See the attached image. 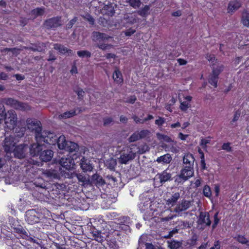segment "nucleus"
Returning a JSON list of instances; mask_svg holds the SVG:
<instances>
[{"mask_svg":"<svg viewBox=\"0 0 249 249\" xmlns=\"http://www.w3.org/2000/svg\"><path fill=\"white\" fill-rule=\"evenodd\" d=\"M76 92L77 94V95L78 96V98L79 99H82L83 96H84L85 92L82 89H79L77 91H76Z\"/></svg>","mask_w":249,"mask_h":249,"instance_id":"obj_63","label":"nucleus"},{"mask_svg":"<svg viewBox=\"0 0 249 249\" xmlns=\"http://www.w3.org/2000/svg\"><path fill=\"white\" fill-rule=\"evenodd\" d=\"M167 243L168 247L171 249H178L182 245L181 242L174 240L168 241Z\"/></svg>","mask_w":249,"mask_h":249,"instance_id":"obj_30","label":"nucleus"},{"mask_svg":"<svg viewBox=\"0 0 249 249\" xmlns=\"http://www.w3.org/2000/svg\"><path fill=\"white\" fill-rule=\"evenodd\" d=\"M120 156L118 158L119 163L126 164L132 160L136 156V151L129 146H124L120 152Z\"/></svg>","mask_w":249,"mask_h":249,"instance_id":"obj_1","label":"nucleus"},{"mask_svg":"<svg viewBox=\"0 0 249 249\" xmlns=\"http://www.w3.org/2000/svg\"><path fill=\"white\" fill-rule=\"evenodd\" d=\"M77 20V18L74 17L67 24L66 26V27L67 29H69L72 28L73 25L75 24V23Z\"/></svg>","mask_w":249,"mask_h":249,"instance_id":"obj_49","label":"nucleus"},{"mask_svg":"<svg viewBox=\"0 0 249 249\" xmlns=\"http://www.w3.org/2000/svg\"><path fill=\"white\" fill-rule=\"evenodd\" d=\"M80 165L81 168L84 172L91 171L93 169V167L90 163V161L85 157H83L81 160Z\"/></svg>","mask_w":249,"mask_h":249,"instance_id":"obj_19","label":"nucleus"},{"mask_svg":"<svg viewBox=\"0 0 249 249\" xmlns=\"http://www.w3.org/2000/svg\"><path fill=\"white\" fill-rule=\"evenodd\" d=\"M96 46L103 50H107L110 47L109 45L104 43L97 44Z\"/></svg>","mask_w":249,"mask_h":249,"instance_id":"obj_60","label":"nucleus"},{"mask_svg":"<svg viewBox=\"0 0 249 249\" xmlns=\"http://www.w3.org/2000/svg\"><path fill=\"white\" fill-rule=\"evenodd\" d=\"M241 5L240 1L237 0H233L231 1L228 5V13H233L235 11L238 9Z\"/></svg>","mask_w":249,"mask_h":249,"instance_id":"obj_23","label":"nucleus"},{"mask_svg":"<svg viewBox=\"0 0 249 249\" xmlns=\"http://www.w3.org/2000/svg\"><path fill=\"white\" fill-rule=\"evenodd\" d=\"M93 237L95 240L98 242H102L104 240V237L102 236L101 232H95L93 233Z\"/></svg>","mask_w":249,"mask_h":249,"instance_id":"obj_47","label":"nucleus"},{"mask_svg":"<svg viewBox=\"0 0 249 249\" xmlns=\"http://www.w3.org/2000/svg\"><path fill=\"white\" fill-rule=\"evenodd\" d=\"M108 167L110 169H113L116 165V161L113 159H111L109 161Z\"/></svg>","mask_w":249,"mask_h":249,"instance_id":"obj_62","label":"nucleus"},{"mask_svg":"<svg viewBox=\"0 0 249 249\" xmlns=\"http://www.w3.org/2000/svg\"><path fill=\"white\" fill-rule=\"evenodd\" d=\"M222 148L227 152H230L231 150V148L230 146V143L229 142L223 143L222 146Z\"/></svg>","mask_w":249,"mask_h":249,"instance_id":"obj_59","label":"nucleus"},{"mask_svg":"<svg viewBox=\"0 0 249 249\" xmlns=\"http://www.w3.org/2000/svg\"><path fill=\"white\" fill-rule=\"evenodd\" d=\"M219 221V219L218 218V213H216L214 215V222L212 225L213 229L215 228Z\"/></svg>","mask_w":249,"mask_h":249,"instance_id":"obj_57","label":"nucleus"},{"mask_svg":"<svg viewBox=\"0 0 249 249\" xmlns=\"http://www.w3.org/2000/svg\"><path fill=\"white\" fill-rule=\"evenodd\" d=\"M5 127L6 129L12 130L17 125L18 117L16 112L14 110H9L4 117Z\"/></svg>","mask_w":249,"mask_h":249,"instance_id":"obj_5","label":"nucleus"},{"mask_svg":"<svg viewBox=\"0 0 249 249\" xmlns=\"http://www.w3.org/2000/svg\"><path fill=\"white\" fill-rule=\"evenodd\" d=\"M78 149V144L75 142L70 141L67 142V145L65 150L69 151V152H72L77 151Z\"/></svg>","mask_w":249,"mask_h":249,"instance_id":"obj_29","label":"nucleus"},{"mask_svg":"<svg viewBox=\"0 0 249 249\" xmlns=\"http://www.w3.org/2000/svg\"><path fill=\"white\" fill-rule=\"evenodd\" d=\"M68 142L69 141H66L64 136L61 135L58 138L57 137L56 143L57 144L58 147L60 149L65 150L67 145V142Z\"/></svg>","mask_w":249,"mask_h":249,"instance_id":"obj_25","label":"nucleus"},{"mask_svg":"<svg viewBox=\"0 0 249 249\" xmlns=\"http://www.w3.org/2000/svg\"><path fill=\"white\" fill-rule=\"evenodd\" d=\"M45 13L44 8H36L31 12V15L33 16L34 18L38 16H42Z\"/></svg>","mask_w":249,"mask_h":249,"instance_id":"obj_28","label":"nucleus"},{"mask_svg":"<svg viewBox=\"0 0 249 249\" xmlns=\"http://www.w3.org/2000/svg\"><path fill=\"white\" fill-rule=\"evenodd\" d=\"M206 59L211 63V67L213 69V67H215L214 65L217 63V59L215 58L214 55L207 54L206 56Z\"/></svg>","mask_w":249,"mask_h":249,"instance_id":"obj_36","label":"nucleus"},{"mask_svg":"<svg viewBox=\"0 0 249 249\" xmlns=\"http://www.w3.org/2000/svg\"><path fill=\"white\" fill-rule=\"evenodd\" d=\"M211 221L208 212H200L197 221V227L198 229L204 230L207 227L210 226Z\"/></svg>","mask_w":249,"mask_h":249,"instance_id":"obj_6","label":"nucleus"},{"mask_svg":"<svg viewBox=\"0 0 249 249\" xmlns=\"http://www.w3.org/2000/svg\"><path fill=\"white\" fill-rule=\"evenodd\" d=\"M62 25L61 17H53L45 20L44 27L47 29L55 30L56 28Z\"/></svg>","mask_w":249,"mask_h":249,"instance_id":"obj_10","label":"nucleus"},{"mask_svg":"<svg viewBox=\"0 0 249 249\" xmlns=\"http://www.w3.org/2000/svg\"><path fill=\"white\" fill-rule=\"evenodd\" d=\"M103 123L104 125H108L113 123V119L110 117H105L103 119Z\"/></svg>","mask_w":249,"mask_h":249,"instance_id":"obj_53","label":"nucleus"},{"mask_svg":"<svg viewBox=\"0 0 249 249\" xmlns=\"http://www.w3.org/2000/svg\"><path fill=\"white\" fill-rule=\"evenodd\" d=\"M83 18L87 20V21H88L89 22V23L91 24V25H93L94 24V18H92V16H91L89 14H86V15L85 16H83Z\"/></svg>","mask_w":249,"mask_h":249,"instance_id":"obj_51","label":"nucleus"},{"mask_svg":"<svg viewBox=\"0 0 249 249\" xmlns=\"http://www.w3.org/2000/svg\"><path fill=\"white\" fill-rule=\"evenodd\" d=\"M18 142V141L13 136H9L6 137L3 144L4 151L7 153H12L15 147L17 146L16 145Z\"/></svg>","mask_w":249,"mask_h":249,"instance_id":"obj_9","label":"nucleus"},{"mask_svg":"<svg viewBox=\"0 0 249 249\" xmlns=\"http://www.w3.org/2000/svg\"><path fill=\"white\" fill-rule=\"evenodd\" d=\"M1 102L6 105L15 108L16 109L24 111L30 109V107L27 104L19 102L12 98H3L1 100Z\"/></svg>","mask_w":249,"mask_h":249,"instance_id":"obj_3","label":"nucleus"},{"mask_svg":"<svg viewBox=\"0 0 249 249\" xmlns=\"http://www.w3.org/2000/svg\"><path fill=\"white\" fill-rule=\"evenodd\" d=\"M150 7L148 5H145L143 8L138 11V14L143 17H145L148 15V11H149Z\"/></svg>","mask_w":249,"mask_h":249,"instance_id":"obj_38","label":"nucleus"},{"mask_svg":"<svg viewBox=\"0 0 249 249\" xmlns=\"http://www.w3.org/2000/svg\"><path fill=\"white\" fill-rule=\"evenodd\" d=\"M122 20L125 23L132 25L138 22L139 18L136 15H133L132 13H126L124 14Z\"/></svg>","mask_w":249,"mask_h":249,"instance_id":"obj_17","label":"nucleus"},{"mask_svg":"<svg viewBox=\"0 0 249 249\" xmlns=\"http://www.w3.org/2000/svg\"><path fill=\"white\" fill-rule=\"evenodd\" d=\"M236 240L240 243L242 244H247L249 241L242 235H238L236 237Z\"/></svg>","mask_w":249,"mask_h":249,"instance_id":"obj_48","label":"nucleus"},{"mask_svg":"<svg viewBox=\"0 0 249 249\" xmlns=\"http://www.w3.org/2000/svg\"><path fill=\"white\" fill-rule=\"evenodd\" d=\"M203 195L207 197L210 198L212 196V192L210 186L205 185L203 190Z\"/></svg>","mask_w":249,"mask_h":249,"instance_id":"obj_44","label":"nucleus"},{"mask_svg":"<svg viewBox=\"0 0 249 249\" xmlns=\"http://www.w3.org/2000/svg\"><path fill=\"white\" fill-rule=\"evenodd\" d=\"M191 205V202L189 200L182 199L176 205L173 212L176 213L177 216H184L188 214V212H185Z\"/></svg>","mask_w":249,"mask_h":249,"instance_id":"obj_4","label":"nucleus"},{"mask_svg":"<svg viewBox=\"0 0 249 249\" xmlns=\"http://www.w3.org/2000/svg\"><path fill=\"white\" fill-rule=\"evenodd\" d=\"M78 55L80 57H90L91 56V53L88 51H80L77 52Z\"/></svg>","mask_w":249,"mask_h":249,"instance_id":"obj_45","label":"nucleus"},{"mask_svg":"<svg viewBox=\"0 0 249 249\" xmlns=\"http://www.w3.org/2000/svg\"><path fill=\"white\" fill-rule=\"evenodd\" d=\"M45 175L48 177H50L53 178H57L59 176L57 173L54 170H46L45 173Z\"/></svg>","mask_w":249,"mask_h":249,"instance_id":"obj_42","label":"nucleus"},{"mask_svg":"<svg viewBox=\"0 0 249 249\" xmlns=\"http://www.w3.org/2000/svg\"><path fill=\"white\" fill-rule=\"evenodd\" d=\"M126 2L134 8H139L141 4V0H126Z\"/></svg>","mask_w":249,"mask_h":249,"instance_id":"obj_35","label":"nucleus"},{"mask_svg":"<svg viewBox=\"0 0 249 249\" xmlns=\"http://www.w3.org/2000/svg\"><path fill=\"white\" fill-rule=\"evenodd\" d=\"M156 177L160 179V183L161 184L172 179L171 174L168 173L166 170L161 173L158 174Z\"/></svg>","mask_w":249,"mask_h":249,"instance_id":"obj_20","label":"nucleus"},{"mask_svg":"<svg viewBox=\"0 0 249 249\" xmlns=\"http://www.w3.org/2000/svg\"><path fill=\"white\" fill-rule=\"evenodd\" d=\"M132 119L134 120V121L135 122L136 124H143V120L140 119L138 117H137L136 115L133 116L132 117Z\"/></svg>","mask_w":249,"mask_h":249,"instance_id":"obj_64","label":"nucleus"},{"mask_svg":"<svg viewBox=\"0 0 249 249\" xmlns=\"http://www.w3.org/2000/svg\"><path fill=\"white\" fill-rule=\"evenodd\" d=\"M180 198V193L179 192L173 193L171 196L165 201L166 205L172 207L176 206L178 200Z\"/></svg>","mask_w":249,"mask_h":249,"instance_id":"obj_15","label":"nucleus"},{"mask_svg":"<svg viewBox=\"0 0 249 249\" xmlns=\"http://www.w3.org/2000/svg\"><path fill=\"white\" fill-rule=\"evenodd\" d=\"M165 119L164 118L159 117L155 120V124L158 126H161L165 123Z\"/></svg>","mask_w":249,"mask_h":249,"instance_id":"obj_55","label":"nucleus"},{"mask_svg":"<svg viewBox=\"0 0 249 249\" xmlns=\"http://www.w3.org/2000/svg\"><path fill=\"white\" fill-rule=\"evenodd\" d=\"M177 215L175 214H171L168 216H166L164 217L161 218V220L162 221H168L170 220L174 219L175 217H177Z\"/></svg>","mask_w":249,"mask_h":249,"instance_id":"obj_58","label":"nucleus"},{"mask_svg":"<svg viewBox=\"0 0 249 249\" xmlns=\"http://www.w3.org/2000/svg\"><path fill=\"white\" fill-rule=\"evenodd\" d=\"M42 142H37L36 143H33L30 148V154L33 156H36L39 155L42 150L46 148L44 143H42Z\"/></svg>","mask_w":249,"mask_h":249,"instance_id":"obj_13","label":"nucleus"},{"mask_svg":"<svg viewBox=\"0 0 249 249\" xmlns=\"http://www.w3.org/2000/svg\"><path fill=\"white\" fill-rule=\"evenodd\" d=\"M27 127L32 132H34L36 137L39 135L42 132L41 123L36 120L29 118L26 120Z\"/></svg>","mask_w":249,"mask_h":249,"instance_id":"obj_7","label":"nucleus"},{"mask_svg":"<svg viewBox=\"0 0 249 249\" xmlns=\"http://www.w3.org/2000/svg\"><path fill=\"white\" fill-rule=\"evenodd\" d=\"M76 115L75 110H71L70 111H66L59 115L60 119H67L71 118Z\"/></svg>","mask_w":249,"mask_h":249,"instance_id":"obj_32","label":"nucleus"},{"mask_svg":"<svg viewBox=\"0 0 249 249\" xmlns=\"http://www.w3.org/2000/svg\"><path fill=\"white\" fill-rule=\"evenodd\" d=\"M136 32V30L132 28H129L125 31L124 34L126 36H131Z\"/></svg>","mask_w":249,"mask_h":249,"instance_id":"obj_61","label":"nucleus"},{"mask_svg":"<svg viewBox=\"0 0 249 249\" xmlns=\"http://www.w3.org/2000/svg\"><path fill=\"white\" fill-rule=\"evenodd\" d=\"M57 140V136L53 133L43 131L39 135L36 137V140L37 142H43V143L50 145H55Z\"/></svg>","mask_w":249,"mask_h":249,"instance_id":"obj_2","label":"nucleus"},{"mask_svg":"<svg viewBox=\"0 0 249 249\" xmlns=\"http://www.w3.org/2000/svg\"><path fill=\"white\" fill-rule=\"evenodd\" d=\"M26 128L25 127H21L16 128L15 129V136L20 138L24 136Z\"/></svg>","mask_w":249,"mask_h":249,"instance_id":"obj_40","label":"nucleus"},{"mask_svg":"<svg viewBox=\"0 0 249 249\" xmlns=\"http://www.w3.org/2000/svg\"><path fill=\"white\" fill-rule=\"evenodd\" d=\"M194 161L195 158L192 154L187 153L184 156L183 163L185 165V166H191L194 167Z\"/></svg>","mask_w":249,"mask_h":249,"instance_id":"obj_22","label":"nucleus"},{"mask_svg":"<svg viewBox=\"0 0 249 249\" xmlns=\"http://www.w3.org/2000/svg\"><path fill=\"white\" fill-rule=\"evenodd\" d=\"M59 163L65 169L70 170L73 168L74 161L71 157H63L59 160Z\"/></svg>","mask_w":249,"mask_h":249,"instance_id":"obj_14","label":"nucleus"},{"mask_svg":"<svg viewBox=\"0 0 249 249\" xmlns=\"http://www.w3.org/2000/svg\"><path fill=\"white\" fill-rule=\"evenodd\" d=\"M157 135L158 138L160 140H163V141L166 142H172V143H174L175 144L176 143V142L172 140L171 138L167 135L161 134L160 133H158Z\"/></svg>","mask_w":249,"mask_h":249,"instance_id":"obj_39","label":"nucleus"},{"mask_svg":"<svg viewBox=\"0 0 249 249\" xmlns=\"http://www.w3.org/2000/svg\"><path fill=\"white\" fill-rule=\"evenodd\" d=\"M109 36L104 33L99 32H93L92 34V38L94 42H100L105 40H107Z\"/></svg>","mask_w":249,"mask_h":249,"instance_id":"obj_18","label":"nucleus"},{"mask_svg":"<svg viewBox=\"0 0 249 249\" xmlns=\"http://www.w3.org/2000/svg\"><path fill=\"white\" fill-rule=\"evenodd\" d=\"M40 160L44 161H48L51 160L53 156V152L51 150H45L41 151L39 154Z\"/></svg>","mask_w":249,"mask_h":249,"instance_id":"obj_21","label":"nucleus"},{"mask_svg":"<svg viewBox=\"0 0 249 249\" xmlns=\"http://www.w3.org/2000/svg\"><path fill=\"white\" fill-rule=\"evenodd\" d=\"M91 181L97 187L101 186L106 183L102 177L97 174H95L92 176Z\"/></svg>","mask_w":249,"mask_h":249,"instance_id":"obj_24","label":"nucleus"},{"mask_svg":"<svg viewBox=\"0 0 249 249\" xmlns=\"http://www.w3.org/2000/svg\"><path fill=\"white\" fill-rule=\"evenodd\" d=\"M140 139H143L146 137L149 133V131L147 130H142L140 131H138Z\"/></svg>","mask_w":249,"mask_h":249,"instance_id":"obj_54","label":"nucleus"},{"mask_svg":"<svg viewBox=\"0 0 249 249\" xmlns=\"http://www.w3.org/2000/svg\"><path fill=\"white\" fill-rule=\"evenodd\" d=\"M139 140H140V137L139 136L138 131L135 132L128 138V141L129 142H134Z\"/></svg>","mask_w":249,"mask_h":249,"instance_id":"obj_43","label":"nucleus"},{"mask_svg":"<svg viewBox=\"0 0 249 249\" xmlns=\"http://www.w3.org/2000/svg\"><path fill=\"white\" fill-rule=\"evenodd\" d=\"M194 175V167L191 166H184L181 170L180 174L176 179L178 183L184 182Z\"/></svg>","mask_w":249,"mask_h":249,"instance_id":"obj_11","label":"nucleus"},{"mask_svg":"<svg viewBox=\"0 0 249 249\" xmlns=\"http://www.w3.org/2000/svg\"><path fill=\"white\" fill-rule=\"evenodd\" d=\"M35 211L31 210L26 212V220L30 224H34L39 221V218L36 215Z\"/></svg>","mask_w":249,"mask_h":249,"instance_id":"obj_16","label":"nucleus"},{"mask_svg":"<svg viewBox=\"0 0 249 249\" xmlns=\"http://www.w3.org/2000/svg\"><path fill=\"white\" fill-rule=\"evenodd\" d=\"M15 231L16 233L20 234L21 237L24 239L26 238L28 236V232L22 227L15 228Z\"/></svg>","mask_w":249,"mask_h":249,"instance_id":"obj_33","label":"nucleus"},{"mask_svg":"<svg viewBox=\"0 0 249 249\" xmlns=\"http://www.w3.org/2000/svg\"><path fill=\"white\" fill-rule=\"evenodd\" d=\"M172 160V157L169 154H166L163 156L158 157L156 161L162 164L169 163Z\"/></svg>","mask_w":249,"mask_h":249,"instance_id":"obj_26","label":"nucleus"},{"mask_svg":"<svg viewBox=\"0 0 249 249\" xmlns=\"http://www.w3.org/2000/svg\"><path fill=\"white\" fill-rule=\"evenodd\" d=\"M179 226L182 229L190 228L191 224L187 221H181Z\"/></svg>","mask_w":249,"mask_h":249,"instance_id":"obj_50","label":"nucleus"},{"mask_svg":"<svg viewBox=\"0 0 249 249\" xmlns=\"http://www.w3.org/2000/svg\"><path fill=\"white\" fill-rule=\"evenodd\" d=\"M146 236L144 235H142L139 240V247L138 249H141L142 247V246H143V245H145V238Z\"/></svg>","mask_w":249,"mask_h":249,"instance_id":"obj_56","label":"nucleus"},{"mask_svg":"<svg viewBox=\"0 0 249 249\" xmlns=\"http://www.w3.org/2000/svg\"><path fill=\"white\" fill-rule=\"evenodd\" d=\"M6 113L5 112V109L4 106L3 105V103L0 104V121L1 119H3L5 117Z\"/></svg>","mask_w":249,"mask_h":249,"instance_id":"obj_46","label":"nucleus"},{"mask_svg":"<svg viewBox=\"0 0 249 249\" xmlns=\"http://www.w3.org/2000/svg\"><path fill=\"white\" fill-rule=\"evenodd\" d=\"M33 184L36 187L44 189L46 187L44 181L42 178H38L35 180Z\"/></svg>","mask_w":249,"mask_h":249,"instance_id":"obj_37","label":"nucleus"},{"mask_svg":"<svg viewBox=\"0 0 249 249\" xmlns=\"http://www.w3.org/2000/svg\"><path fill=\"white\" fill-rule=\"evenodd\" d=\"M76 177H77L78 181L84 184H88L89 180V178H87L85 176L82 174H76Z\"/></svg>","mask_w":249,"mask_h":249,"instance_id":"obj_34","label":"nucleus"},{"mask_svg":"<svg viewBox=\"0 0 249 249\" xmlns=\"http://www.w3.org/2000/svg\"><path fill=\"white\" fill-rule=\"evenodd\" d=\"M224 66L222 65H218L216 68L213 67L212 73L209 75V83L214 87L217 86L219 74L223 71Z\"/></svg>","mask_w":249,"mask_h":249,"instance_id":"obj_8","label":"nucleus"},{"mask_svg":"<svg viewBox=\"0 0 249 249\" xmlns=\"http://www.w3.org/2000/svg\"><path fill=\"white\" fill-rule=\"evenodd\" d=\"M27 145L25 144H21L15 147L12 152L14 156L18 159H23L25 157L27 151Z\"/></svg>","mask_w":249,"mask_h":249,"instance_id":"obj_12","label":"nucleus"},{"mask_svg":"<svg viewBox=\"0 0 249 249\" xmlns=\"http://www.w3.org/2000/svg\"><path fill=\"white\" fill-rule=\"evenodd\" d=\"M190 106L189 104L186 102H180V108L182 111H186Z\"/></svg>","mask_w":249,"mask_h":249,"instance_id":"obj_52","label":"nucleus"},{"mask_svg":"<svg viewBox=\"0 0 249 249\" xmlns=\"http://www.w3.org/2000/svg\"><path fill=\"white\" fill-rule=\"evenodd\" d=\"M112 77L114 80L117 83H121L123 81L122 73L117 69L114 71L113 73Z\"/></svg>","mask_w":249,"mask_h":249,"instance_id":"obj_27","label":"nucleus"},{"mask_svg":"<svg viewBox=\"0 0 249 249\" xmlns=\"http://www.w3.org/2000/svg\"><path fill=\"white\" fill-rule=\"evenodd\" d=\"M53 48L58 51L61 53H71V50H68L66 47L63 45L59 44H55L53 45Z\"/></svg>","mask_w":249,"mask_h":249,"instance_id":"obj_31","label":"nucleus"},{"mask_svg":"<svg viewBox=\"0 0 249 249\" xmlns=\"http://www.w3.org/2000/svg\"><path fill=\"white\" fill-rule=\"evenodd\" d=\"M242 21L244 25L249 27V13L247 12L243 13Z\"/></svg>","mask_w":249,"mask_h":249,"instance_id":"obj_41","label":"nucleus"}]
</instances>
